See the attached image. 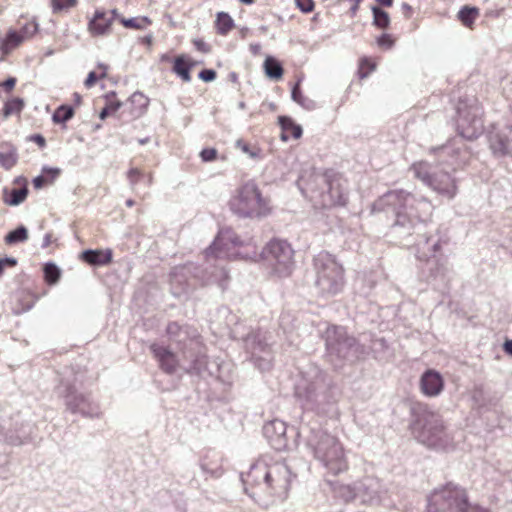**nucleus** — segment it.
I'll return each mask as SVG.
<instances>
[{
    "label": "nucleus",
    "mask_w": 512,
    "mask_h": 512,
    "mask_svg": "<svg viewBox=\"0 0 512 512\" xmlns=\"http://www.w3.org/2000/svg\"><path fill=\"white\" fill-rule=\"evenodd\" d=\"M374 211H391L395 220L391 233L405 239L413 235L415 228L427 221L433 211L432 203L423 196L405 190H390L373 204Z\"/></svg>",
    "instance_id": "obj_1"
},
{
    "label": "nucleus",
    "mask_w": 512,
    "mask_h": 512,
    "mask_svg": "<svg viewBox=\"0 0 512 512\" xmlns=\"http://www.w3.org/2000/svg\"><path fill=\"white\" fill-rule=\"evenodd\" d=\"M291 480L292 473L284 462L268 464L265 459L254 463L242 478L245 493L265 508L287 497Z\"/></svg>",
    "instance_id": "obj_2"
},
{
    "label": "nucleus",
    "mask_w": 512,
    "mask_h": 512,
    "mask_svg": "<svg viewBox=\"0 0 512 512\" xmlns=\"http://www.w3.org/2000/svg\"><path fill=\"white\" fill-rule=\"evenodd\" d=\"M411 431L415 439L433 449L447 450L453 447V438L447 432L442 417L427 404L417 402L411 407Z\"/></svg>",
    "instance_id": "obj_3"
},
{
    "label": "nucleus",
    "mask_w": 512,
    "mask_h": 512,
    "mask_svg": "<svg viewBox=\"0 0 512 512\" xmlns=\"http://www.w3.org/2000/svg\"><path fill=\"white\" fill-rule=\"evenodd\" d=\"M306 446L329 473L338 475L347 471L348 461L337 437L312 427L306 435Z\"/></svg>",
    "instance_id": "obj_4"
},
{
    "label": "nucleus",
    "mask_w": 512,
    "mask_h": 512,
    "mask_svg": "<svg viewBox=\"0 0 512 512\" xmlns=\"http://www.w3.org/2000/svg\"><path fill=\"white\" fill-rule=\"evenodd\" d=\"M330 382L326 373L318 367H311L303 373L295 386V395L306 410L324 412L331 402Z\"/></svg>",
    "instance_id": "obj_5"
},
{
    "label": "nucleus",
    "mask_w": 512,
    "mask_h": 512,
    "mask_svg": "<svg viewBox=\"0 0 512 512\" xmlns=\"http://www.w3.org/2000/svg\"><path fill=\"white\" fill-rule=\"evenodd\" d=\"M427 512H487L469 502L467 490L453 482L435 488L427 496Z\"/></svg>",
    "instance_id": "obj_6"
},
{
    "label": "nucleus",
    "mask_w": 512,
    "mask_h": 512,
    "mask_svg": "<svg viewBox=\"0 0 512 512\" xmlns=\"http://www.w3.org/2000/svg\"><path fill=\"white\" fill-rule=\"evenodd\" d=\"M230 210L240 218H262L270 211L269 200L264 198L258 186L249 181L236 190L229 200Z\"/></svg>",
    "instance_id": "obj_7"
},
{
    "label": "nucleus",
    "mask_w": 512,
    "mask_h": 512,
    "mask_svg": "<svg viewBox=\"0 0 512 512\" xmlns=\"http://www.w3.org/2000/svg\"><path fill=\"white\" fill-rule=\"evenodd\" d=\"M315 286L324 297L338 294L344 286V269L333 255L326 251L318 253L313 259Z\"/></svg>",
    "instance_id": "obj_8"
},
{
    "label": "nucleus",
    "mask_w": 512,
    "mask_h": 512,
    "mask_svg": "<svg viewBox=\"0 0 512 512\" xmlns=\"http://www.w3.org/2000/svg\"><path fill=\"white\" fill-rule=\"evenodd\" d=\"M328 355L339 360L354 361L368 354L365 345L348 335L342 326H329L324 333Z\"/></svg>",
    "instance_id": "obj_9"
},
{
    "label": "nucleus",
    "mask_w": 512,
    "mask_h": 512,
    "mask_svg": "<svg viewBox=\"0 0 512 512\" xmlns=\"http://www.w3.org/2000/svg\"><path fill=\"white\" fill-rule=\"evenodd\" d=\"M457 114L456 126L461 137L473 140L483 133V109L477 99L459 100Z\"/></svg>",
    "instance_id": "obj_10"
},
{
    "label": "nucleus",
    "mask_w": 512,
    "mask_h": 512,
    "mask_svg": "<svg viewBox=\"0 0 512 512\" xmlns=\"http://www.w3.org/2000/svg\"><path fill=\"white\" fill-rule=\"evenodd\" d=\"M57 393L64 399L66 409L73 414H80L85 418H99L102 414L100 406L92 400L90 394L79 393L68 380L60 382Z\"/></svg>",
    "instance_id": "obj_11"
},
{
    "label": "nucleus",
    "mask_w": 512,
    "mask_h": 512,
    "mask_svg": "<svg viewBox=\"0 0 512 512\" xmlns=\"http://www.w3.org/2000/svg\"><path fill=\"white\" fill-rule=\"evenodd\" d=\"M414 176L438 194L453 199L457 194V185L454 178L448 172L431 170L429 163L420 161L414 163L411 168Z\"/></svg>",
    "instance_id": "obj_12"
},
{
    "label": "nucleus",
    "mask_w": 512,
    "mask_h": 512,
    "mask_svg": "<svg viewBox=\"0 0 512 512\" xmlns=\"http://www.w3.org/2000/svg\"><path fill=\"white\" fill-rule=\"evenodd\" d=\"M263 254L278 276L287 277L291 274L294 268V251L287 241L271 240L264 248Z\"/></svg>",
    "instance_id": "obj_13"
},
{
    "label": "nucleus",
    "mask_w": 512,
    "mask_h": 512,
    "mask_svg": "<svg viewBox=\"0 0 512 512\" xmlns=\"http://www.w3.org/2000/svg\"><path fill=\"white\" fill-rule=\"evenodd\" d=\"M266 332L256 331L247 335L245 347L251 355V361L260 371H268L272 367V350Z\"/></svg>",
    "instance_id": "obj_14"
},
{
    "label": "nucleus",
    "mask_w": 512,
    "mask_h": 512,
    "mask_svg": "<svg viewBox=\"0 0 512 512\" xmlns=\"http://www.w3.org/2000/svg\"><path fill=\"white\" fill-rule=\"evenodd\" d=\"M233 247L242 245L239 237L230 229L221 231L214 242L205 250L207 261L211 259H224L230 257L229 246Z\"/></svg>",
    "instance_id": "obj_15"
},
{
    "label": "nucleus",
    "mask_w": 512,
    "mask_h": 512,
    "mask_svg": "<svg viewBox=\"0 0 512 512\" xmlns=\"http://www.w3.org/2000/svg\"><path fill=\"white\" fill-rule=\"evenodd\" d=\"M166 333L171 341L183 345V350L191 346L195 349L199 346L198 331L189 325H180L178 322H170L167 325Z\"/></svg>",
    "instance_id": "obj_16"
},
{
    "label": "nucleus",
    "mask_w": 512,
    "mask_h": 512,
    "mask_svg": "<svg viewBox=\"0 0 512 512\" xmlns=\"http://www.w3.org/2000/svg\"><path fill=\"white\" fill-rule=\"evenodd\" d=\"M340 488L347 490V493L343 494V496L346 498L361 496L364 501H370L379 496L380 483L377 478L367 476L363 478L359 483L354 484L353 487L340 486Z\"/></svg>",
    "instance_id": "obj_17"
},
{
    "label": "nucleus",
    "mask_w": 512,
    "mask_h": 512,
    "mask_svg": "<svg viewBox=\"0 0 512 512\" xmlns=\"http://www.w3.org/2000/svg\"><path fill=\"white\" fill-rule=\"evenodd\" d=\"M287 427L285 422L279 419L266 423L263 427V434L271 447L277 451H284L288 448L286 435Z\"/></svg>",
    "instance_id": "obj_18"
},
{
    "label": "nucleus",
    "mask_w": 512,
    "mask_h": 512,
    "mask_svg": "<svg viewBox=\"0 0 512 512\" xmlns=\"http://www.w3.org/2000/svg\"><path fill=\"white\" fill-rule=\"evenodd\" d=\"M150 350L165 373L173 374L176 372L179 362L176 355L169 348L153 343Z\"/></svg>",
    "instance_id": "obj_19"
},
{
    "label": "nucleus",
    "mask_w": 512,
    "mask_h": 512,
    "mask_svg": "<svg viewBox=\"0 0 512 512\" xmlns=\"http://www.w3.org/2000/svg\"><path fill=\"white\" fill-rule=\"evenodd\" d=\"M444 388V380L439 372L433 369L426 370L420 379V389L428 397L438 396Z\"/></svg>",
    "instance_id": "obj_20"
},
{
    "label": "nucleus",
    "mask_w": 512,
    "mask_h": 512,
    "mask_svg": "<svg viewBox=\"0 0 512 512\" xmlns=\"http://www.w3.org/2000/svg\"><path fill=\"white\" fill-rule=\"evenodd\" d=\"M183 361L187 362L184 367L186 372L200 374L207 366V357L201 351V344L195 349H191V346L186 350L182 351Z\"/></svg>",
    "instance_id": "obj_21"
},
{
    "label": "nucleus",
    "mask_w": 512,
    "mask_h": 512,
    "mask_svg": "<svg viewBox=\"0 0 512 512\" xmlns=\"http://www.w3.org/2000/svg\"><path fill=\"white\" fill-rule=\"evenodd\" d=\"M416 256L418 259L428 261L436 256V252L440 249V240L435 237L421 236L415 242Z\"/></svg>",
    "instance_id": "obj_22"
},
{
    "label": "nucleus",
    "mask_w": 512,
    "mask_h": 512,
    "mask_svg": "<svg viewBox=\"0 0 512 512\" xmlns=\"http://www.w3.org/2000/svg\"><path fill=\"white\" fill-rule=\"evenodd\" d=\"M326 183L328 190V196L330 198L329 205H345L347 202V193L342 187L339 179H327L323 178Z\"/></svg>",
    "instance_id": "obj_23"
},
{
    "label": "nucleus",
    "mask_w": 512,
    "mask_h": 512,
    "mask_svg": "<svg viewBox=\"0 0 512 512\" xmlns=\"http://www.w3.org/2000/svg\"><path fill=\"white\" fill-rule=\"evenodd\" d=\"M81 258L86 263L93 266L107 265L112 261V251L107 249L103 250H86L82 252Z\"/></svg>",
    "instance_id": "obj_24"
},
{
    "label": "nucleus",
    "mask_w": 512,
    "mask_h": 512,
    "mask_svg": "<svg viewBox=\"0 0 512 512\" xmlns=\"http://www.w3.org/2000/svg\"><path fill=\"white\" fill-rule=\"evenodd\" d=\"M111 24L112 19H108L104 11L97 10L88 23V29L93 35H104L109 31Z\"/></svg>",
    "instance_id": "obj_25"
},
{
    "label": "nucleus",
    "mask_w": 512,
    "mask_h": 512,
    "mask_svg": "<svg viewBox=\"0 0 512 512\" xmlns=\"http://www.w3.org/2000/svg\"><path fill=\"white\" fill-rule=\"evenodd\" d=\"M280 127L282 129L281 140L288 141L291 136L294 139H299L302 136V127L298 124H295L294 121L288 116H280L278 118Z\"/></svg>",
    "instance_id": "obj_26"
},
{
    "label": "nucleus",
    "mask_w": 512,
    "mask_h": 512,
    "mask_svg": "<svg viewBox=\"0 0 512 512\" xmlns=\"http://www.w3.org/2000/svg\"><path fill=\"white\" fill-rule=\"evenodd\" d=\"M508 143V137L500 132H491L489 135L490 148L496 156L508 154Z\"/></svg>",
    "instance_id": "obj_27"
},
{
    "label": "nucleus",
    "mask_w": 512,
    "mask_h": 512,
    "mask_svg": "<svg viewBox=\"0 0 512 512\" xmlns=\"http://www.w3.org/2000/svg\"><path fill=\"white\" fill-rule=\"evenodd\" d=\"M23 37L15 30H9L4 40L0 41V50L2 54H9L14 48L20 45Z\"/></svg>",
    "instance_id": "obj_28"
},
{
    "label": "nucleus",
    "mask_w": 512,
    "mask_h": 512,
    "mask_svg": "<svg viewBox=\"0 0 512 512\" xmlns=\"http://www.w3.org/2000/svg\"><path fill=\"white\" fill-rule=\"evenodd\" d=\"M235 26L233 18L226 12H218L215 20L217 33L227 35Z\"/></svg>",
    "instance_id": "obj_29"
},
{
    "label": "nucleus",
    "mask_w": 512,
    "mask_h": 512,
    "mask_svg": "<svg viewBox=\"0 0 512 512\" xmlns=\"http://www.w3.org/2000/svg\"><path fill=\"white\" fill-rule=\"evenodd\" d=\"M480 10L477 7L463 6L458 14L457 18L459 21L468 28H471L474 21L479 17Z\"/></svg>",
    "instance_id": "obj_30"
},
{
    "label": "nucleus",
    "mask_w": 512,
    "mask_h": 512,
    "mask_svg": "<svg viewBox=\"0 0 512 512\" xmlns=\"http://www.w3.org/2000/svg\"><path fill=\"white\" fill-rule=\"evenodd\" d=\"M27 194H28L27 187L12 189L9 196H8V190L4 189L3 201L7 205L17 206V205L21 204L26 199Z\"/></svg>",
    "instance_id": "obj_31"
},
{
    "label": "nucleus",
    "mask_w": 512,
    "mask_h": 512,
    "mask_svg": "<svg viewBox=\"0 0 512 512\" xmlns=\"http://www.w3.org/2000/svg\"><path fill=\"white\" fill-rule=\"evenodd\" d=\"M264 71L267 77L278 80L283 75V67L275 58L268 56L264 61Z\"/></svg>",
    "instance_id": "obj_32"
},
{
    "label": "nucleus",
    "mask_w": 512,
    "mask_h": 512,
    "mask_svg": "<svg viewBox=\"0 0 512 512\" xmlns=\"http://www.w3.org/2000/svg\"><path fill=\"white\" fill-rule=\"evenodd\" d=\"M17 162V150L13 146H8L0 150V166L4 169H11Z\"/></svg>",
    "instance_id": "obj_33"
},
{
    "label": "nucleus",
    "mask_w": 512,
    "mask_h": 512,
    "mask_svg": "<svg viewBox=\"0 0 512 512\" xmlns=\"http://www.w3.org/2000/svg\"><path fill=\"white\" fill-rule=\"evenodd\" d=\"M185 268L176 267L170 273V283L172 289L174 290V294H181L182 292H186V285H182V280L184 278Z\"/></svg>",
    "instance_id": "obj_34"
},
{
    "label": "nucleus",
    "mask_w": 512,
    "mask_h": 512,
    "mask_svg": "<svg viewBox=\"0 0 512 512\" xmlns=\"http://www.w3.org/2000/svg\"><path fill=\"white\" fill-rule=\"evenodd\" d=\"M190 69L191 65L186 62L183 55L175 58L173 71L185 82L191 80Z\"/></svg>",
    "instance_id": "obj_35"
},
{
    "label": "nucleus",
    "mask_w": 512,
    "mask_h": 512,
    "mask_svg": "<svg viewBox=\"0 0 512 512\" xmlns=\"http://www.w3.org/2000/svg\"><path fill=\"white\" fill-rule=\"evenodd\" d=\"M373 25L380 29H386L390 25V16L378 6L372 7Z\"/></svg>",
    "instance_id": "obj_36"
},
{
    "label": "nucleus",
    "mask_w": 512,
    "mask_h": 512,
    "mask_svg": "<svg viewBox=\"0 0 512 512\" xmlns=\"http://www.w3.org/2000/svg\"><path fill=\"white\" fill-rule=\"evenodd\" d=\"M28 239V230L25 226L20 225L15 230L9 232L5 236V243L8 245H13L20 242H25Z\"/></svg>",
    "instance_id": "obj_37"
},
{
    "label": "nucleus",
    "mask_w": 512,
    "mask_h": 512,
    "mask_svg": "<svg viewBox=\"0 0 512 512\" xmlns=\"http://www.w3.org/2000/svg\"><path fill=\"white\" fill-rule=\"evenodd\" d=\"M228 279L226 270L223 267L215 266L213 272L204 279L205 284L218 283L219 286L224 289L225 283Z\"/></svg>",
    "instance_id": "obj_38"
},
{
    "label": "nucleus",
    "mask_w": 512,
    "mask_h": 512,
    "mask_svg": "<svg viewBox=\"0 0 512 512\" xmlns=\"http://www.w3.org/2000/svg\"><path fill=\"white\" fill-rule=\"evenodd\" d=\"M293 101L304 107L305 109H314L316 104L313 100L302 95L299 83H296L291 91Z\"/></svg>",
    "instance_id": "obj_39"
},
{
    "label": "nucleus",
    "mask_w": 512,
    "mask_h": 512,
    "mask_svg": "<svg viewBox=\"0 0 512 512\" xmlns=\"http://www.w3.org/2000/svg\"><path fill=\"white\" fill-rule=\"evenodd\" d=\"M23 108L24 100L19 97L13 98L5 102L3 107V116L4 118H8L12 114H20Z\"/></svg>",
    "instance_id": "obj_40"
},
{
    "label": "nucleus",
    "mask_w": 512,
    "mask_h": 512,
    "mask_svg": "<svg viewBox=\"0 0 512 512\" xmlns=\"http://www.w3.org/2000/svg\"><path fill=\"white\" fill-rule=\"evenodd\" d=\"M36 300L37 298L34 295L23 292L19 298V305L14 308L15 314H22L29 311L34 306Z\"/></svg>",
    "instance_id": "obj_41"
},
{
    "label": "nucleus",
    "mask_w": 512,
    "mask_h": 512,
    "mask_svg": "<svg viewBox=\"0 0 512 512\" xmlns=\"http://www.w3.org/2000/svg\"><path fill=\"white\" fill-rule=\"evenodd\" d=\"M120 22L124 25V27L136 30L145 29L148 25L151 24V20L146 16L129 19L121 18Z\"/></svg>",
    "instance_id": "obj_42"
},
{
    "label": "nucleus",
    "mask_w": 512,
    "mask_h": 512,
    "mask_svg": "<svg viewBox=\"0 0 512 512\" xmlns=\"http://www.w3.org/2000/svg\"><path fill=\"white\" fill-rule=\"evenodd\" d=\"M74 115V109L72 106L61 105L56 109L52 116L54 123H65L70 120Z\"/></svg>",
    "instance_id": "obj_43"
},
{
    "label": "nucleus",
    "mask_w": 512,
    "mask_h": 512,
    "mask_svg": "<svg viewBox=\"0 0 512 512\" xmlns=\"http://www.w3.org/2000/svg\"><path fill=\"white\" fill-rule=\"evenodd\" d=\"M44 278L49 285H55L61 276L60 269L54 263H47L44 266Z\"/></svg>",
    "instance_id": "obj_44"
},
{
    "label": "nucleus",
    "mask_w": 512,
    "mask_h": 512,
    "mask_svg": "<svg viewBox=\"0 0 512 512\" xmlns=\"http://www.w3.org/2000/svg\"><path fill=\"white\" fill-rule=\"evenodd\" d=\"M77 4V0H51L53 13L66 12Z\"/></svg>",
    "instance_id": "obj_45"
},
{
    "label": "nucleus",
    "mask_w": 512,
    "mask_h": 512,
    "mask_svg": "<svg viewBox=\"0 0 512 512\" xmlns=\"http://www.w3.org/2000/svg\"><path fill=\"white\" fill-rule=\"evenodd\" d=\"M145 177L144 173L140 171L138 168H131L127 172V178L132 188Z\"/></svg>",
    "instance_id": "obj_46"
},
{
    "label": "nucleus",
    "mask_w": 512,
    "mask_h": 512,
    "mask_svg": "<svg viewBox=\"0 0 512 512\" xmlns=\"http://www.w3.org/2000/svg\"><path fill=\"white\" fill-rule=\"evenodd\" d=\"M38 31V24L35 22L27 23L22 27L20 32H18L23 40L29 37H32Z\"/></svg>",
    "instance_id": "obj_47"
},
{
    "label": "nucleus",
    "mask_w": 512,
    "mask_h": 512,
    "mask_svg": "<svg viewBox=\"0 0 512 512\" xmlns=\"http://www.w3.org/2000/svg\"><path fill=\"white\" fill-rule=\"evenodd\" d=\"M115 93L110 92L106 95L107 104L106 107L109 108V110L114 113L116 112L122 105V103L118 100H115Z\"/></svg>",
    "instance_id": "obj_48"
},
{
    "label": "nucleus",
    "mask_w": 512,
    "mask_h": 512,
    "mask_svg": "<svg viewBox=\"0 0 512 512\" xmlns=\"http://www.w3.org/2000/svg\"><path fill=\"white\" fill-rule=\"evenodd\" d=\"M17 263V259L14 257L0 258V277L4 274L5 267H15Z\"/></svg>",
    "instance_id": "obj_49"
},
{
    "label": "nucleus",
    "mask_w": 512,
    "mask_h": 512,
    "mask_svg": "<svg viewBox=\"0 0 512 512\" xmlns=\"http://www.w3.org/2000/svg\"><path fill=\"white\" fill-rule=\"evenodd\" d=\"M377 43L379 46L384 47L386 49H390L394 45V40L389 34H382L378 39Z\"/></svg>",
    "instance_id": "obj_50"
},
{
    "label": "nucleus",
    "mask_w": 512,
    "mask_h": 512,
    "mask_svg": "<svg viewBox=\"0 0 512 512\" xmlns=\"http://www.w3.org/2000/svg\"><path fill=\"white\" fill-rule=\"evenodd\" d=\"M297 7L304 13H309L314 8L313 0H295Z\"/></svg>",
    "instance_id": "obj_51"
},
{
    "label": "nucleus",
    "mask_w": 512,
    "mask_h": 512,
    "mask_svg": "<svg viewBox=\"0 0 512 512\" xmlns=\"http://www.w3.org/2000/svg\"><path fill=\"white\" fill-rule=\"evenodd\" d=\"M42 173L50 177V179H48V182L52 183L60 175L61 170L59 168L44 166L42 168Z\"/></svg>",
    "instance_id": "obj_52"
},
{
    "label": "nucleus",
    "mask_w": 512,
    "mask_h": 512,
    "mask_svg": "<svg viewBox=\"0 0 512 512\" xmlns=\"http://www.w3.org/2000/svg\"><path fill=\"white\" fill-rule=\"evenodd\" d=\"M200 156L204 162L213 161L216 159L217 150L214 148L203 149L200 153Z\"/></svg>",
    "instance_id": "obj_53"
},
{
    "label": "nucleus",
    "mask_w": 512,
    "mask_h": 512,
    "mask_svg": "<svg viewBox=\"0 0 512 512\" xmlns=\"http://www.w3.org/2000/svg\"><path fill=\"white\" fill-rule=\"evenodd\" d=\"M198 77L204 82H211L216 78V72L212 69H203Z\"/></svg>",
    "instance_id": "obj_54"
},
{
    "label": "nucleus",
    "mask_w": 512,
    "mask_h": 512,
    "mask_svg": "<svg viewBox=\"0 0 512 512\" xmlns=\"http://www.w3.org/2000/svg\"><path fill=\"white\" fill-rule=\"evenodd\" d=\"M200 467L203 472L210 474L213 477H219L221 475V470L219 467L210 468L206 463L202 462Z\"/></svg>",
    "instance_id": "obj_55"
},
{
    "label": "nucleus",
    "mask_w": 512,
    "mask_h": 512,
    "mask_svg": "<svg viewBox=\"0 0 512 512\" xmlns=\"http://www.w3.org/2000/svg\"><path fill=\"white\" fill-rule=\"evenodd\" d=\"M236 146L240 148L244 153H247L251 158H256L258 154L250 150L249 145L243 140H238Z\"/></svg>",
    "instance_id": "obj_56"
},
{
    "label": "nucleus",
    "mask_w": 512,
    "mask_h": 512,
    "mask_svg": "<svg viewBox=\"0 0 512 512\" xmlns=\"http://www.w3.org/2000/svg\"><path fill=\"white\" fill-rule=\"evenodd\" d=\"M196 49L202 53L210 52V46L201 39H195L193 41Z\"/></svg>",
    "instance_id": "obj_57"
},
{
    "label": "nucleus",
    "mask_w": 512,
    "mask_h": 512,
    "mask_svg": "<svg viewBox=\"0 0 512 512\" xmlns=\"http://www.w3.org/2000/svg\"><path fill=\"white\" fill-rule=\"evenodd\" d=\"M29 140L35 142L40 148H44L46 146V140L40 134H33L29 136Z\"/></svg>",
    "instance_id": "obj_58"
},
{
    "label": "nucleus",
    "mask_w": 512,
    "mask_h": 512,
    "mask_svg": "<svg viewBox=\"0 0 512 512\" xmlns=\"http://www.w3.org/2000/svg\"><path fill=\"white\" fill-rule=\"evenodd\" d=\"M97 79H98L97 74H96L94 71H91V72L88 74V76H87V78H86V80H85V82H84V85H85L87 88H91V87L96 83Z\"/></svg>",
    "instance_id": "obj_59"
},
{
    "label": "nucleus",
    "mask_w": 512,
    "mask_h": 512,
    "mask_svg": "<svg viewBox=\"0 0 512 512\" xmlns=\"http://www.w3.org/2000/svg\"><path fill=\"white\" fill-rule=\"evenodd\" d=\"M48 182V178L44 177L43 175H39L37 177H35L33 179V186L36 188V189H40L42 188L45 183Z\"/></svg>",
    "instance_id": "obj_60"
},
{
    "label": "nucleus",
    "mask_w": 512,
    "mask_h": 512,
    "mask_svg": "<svg viewBox=\"0 0 512 512\" xmlns=\"http://www.w3.org/2000/svg\"><path fill=\"white\" fill-rule=\"evenodd\" d=\"M16 78L14 77H9L8 79H6L3 83H1V86L7 91H11L15 84H16Z\"/></svg>",
    "instance_id": "obj_61"
},
{
    "label": "nucleus",
    "mask_w": 512,
    "mask_h": 512,
    "mask_svg": "<svg viewBox=\"0 0 512 512\" xmlns=\"http://www.w3.org/2000/svg\"><path fill=\"white\" fill-rule=\"evenodd\" d=\"M130 99L132 102H143L142 105H147V99L142 93L136 92L131 96Z\"/></svg>",
    "instance_id": "obj_62"
},
{
    "label": "nucleus",
    "mask_w": 512,
    "mask_h": 512,
    "mask_svg": "<svg viewBox=\"0 0 512 512\" xmlns=\"http://www.w3.org/2000/svg\"><path fill=\"white\" fill-rule=\"evenodd\" d=\"M401 9L403 11V14L405 18L409 19L412 16V7L408 3H402Z\"/></svg>",
    "instance_id": "obj_63"
},
{
    "label": "nucleus",
    "mask_w": 512,
    "mask_h": 512,
    "mask_svg": "<svg viewBox=\"0 0 512 512\" xmlns=\"http://www.w3.org/2000/svg\"><path fill=\"white\" fill-rule=\"evenodd\" d=\"M503 350L510 356H512V339L506 340L503 344Z\"/></svg>",
    "instance_id": "obj_64"
}]
</instances>
